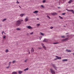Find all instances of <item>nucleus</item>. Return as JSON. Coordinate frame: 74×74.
Wrapping results in <instances>:
<instances>
[{"instance_id": "nucleus-38", "label": "nucleus", "mask_w": 74, "mask_h": 74, "mask_svg": "<svg viewBox=\"0 0 74 74\" xmlns=\"http://www.w3.org/2000/svg\"><path fill=\"white\" fill-rule=\"evenodd\" d=\"M62 15H65V13H62Z\"/></svg>"}, {"instance_id": "nucleus-21", "label": "nucleus", "mask_w": 74, "mask_h": 74, "mask_svg": "<svg viewBox=\"0 0 74 74\" xmlns=\"http://www.w3.org/2000/svg\"><path fill=\"white\" fill-rule=\"evenodd\" d=\"M42 47L43 48L45 49H46V47H45V46H42Z\"/></svg>"}, {"instance_id": "nucleus-46", "label": "nucleus", "mask_w": 74, "mask_h": 74, "mask_svg": "<svg viewBox=\"0 0 74 74\" xmlns=\"http://www.w3.org/2000/svg\"><path fill=\"white\" fill-rule=\"evenodd\" d=\"M57 59H58V58H56L54 59V60H56Z\"/></svg>"}, {"instance_id": "nucleus-34", "label": "nucleus", "mask_w": 74, "mask_h": 74, "mask_svg": "<svg viewBox=\"0 0 74 74\" xmlns=\"http://www.w3.org/2000/svg\"><path fill=\"white\" fill-rule=\"evenodd\" d=\"M15 61H13L12 63H15Z\"/></svg>"}, {"instance_id": "nucleus-45", "label": "nucleus", "mask_w": 74, "mask_h": 74, "mask_svg": "<svg viewBox=\"0 0 74 74\" xmlns=\"http://www.w3.org/2000/svg\"><path fill=\"white\" fill-rule=\"evenodd\" d=\"M37 20H39V18H37Z\"/></svg>"}, {"instance_id": "nucleus-49", "label": "nucleus", "mask_w": 74, "mask_h": 74, "mask_svg": "<svg viewBox=\"0 0 74 74\" xmlns=\"http://www.w3.org/2000/svg\"><path fill=\"white\" fill-rule=\"evenodd\" d=\"M69 34V33H67L66 34Z\"/></svg>"}, {"instance_id": "nucleus-29", "label": "nucleus", "mask_w": 74, "mask_h": 74, "mask_svg": "<svg viewBox=\"0 0 74 74\" xmlns=\"http://www.w3.org/2000/svg\"><path fill=\"white\" fill-rule=\"evenodd\" d=\"M59 43L57 42V43H53V44H58Z\"/></svg>"}, {"instance_id": "nucleus-44", "label": "nucleus", "mask_w": 74, "mask_h": 74, "mask_svg": "<svg viewBox=\"0 0 74 74\" xmlns=\"http://www.w3.org/2000/svg\"><path fill=\"white\" fill-rule=\"evenodd\" d=\"M27 61V60H26L25 61V62H26V61Z\"/></svg>"}, {"instance_id": "nucleus-17", "label": "nucleus", "mask_w": 74, "mask_h": 74, "mask_svg": "<svg viewBox=\"0 0 74 74\" xmlns=\"http://www.w3.org/2000/svg\"><path fill=\"white\" fill-rule=\"evenodd\" d=\"M23 15H24V14H22L20 15V16H21V17H23Z\"/></svg>"}, {"instance_id": "nucleus-53", "label": "nucleus", "mask_w": 74, "mask_h": 74, "mask_svg": "<svg viewBox=\"0 0 74 74\" xmlns=\"http://www.w3.org/2000/svg\"><path fill=\"white\" fill-rule=\"evenodd\" d=\"M73 53V55L74 56V53Z\"/></svg>"}, {"instance_id": "nucleus-36", "label": "nucleus", "mask_w": 74, "mask_h": 74, "mask_svg": "<svg viewBox=\"0 0 74 74\" xmlns=\"http://www.w3.org/2000/svg\"><path fill=\"white\" fill-rule=\"evenodd\" d=\"M53 27H50V29H53Z\"/></svg>"}, {"instance_id": "nucleus-37", "label": "nucleus", "mask_w": 74, "mask_h": 74, "mask_svg": "<svg viewBox=\"0 0 74 74\" xmlns=\"http://www.w3.org/2000/svg\"><path fill=\"white\" fill-rule=\"evenodd\" d=\"M3 38H5V36L3 37Z\"/></svg>"}, {"instance_id": "nucleus-14", "label": "nucleus", "mask_w": 74, "mask_h": 74, "mask_svg": "<svg viewBox=\"0 0 74 74\" xmlns=\"http://www.w3.org/2000/svg\"><path fill=\"white\" fill-rule=\"evenodd\" d=\"M67 39H68V38H66L65 39H63L62 40V41H66V40H67Z\"/></svg>"}, {"instance_id": "nucleus-33", "label": "nucleus", "mask_w": 74, "mask_h": 74, "mask_svg": "<svg viewBox=\"0 0 74 74\" xmlns=\"http://www.w3.org/2000/svg\"><path fill=\"white\" fill-rule=\"evenodd\" d=\"M11 62H9V66H10V64H11Z\"/></svg>"}, {"instance_id": "nucleus-47", "label": "nucleus", "mask_w": 74, "mask_h": 74, "mask_svg": "<svg viewBox=\"0 0 74 74\" xmlns=\"http://www.w3.org/2000/svg\"><path fill=\"white\" fill-rule=\"evenodd\" d=\"M2 35H3V32H2Z\"/></svg>"}, {"instance_id": "nucleus-57", "label": "nucleus", "mask_w": 74, "mask_h": 74, "mask_svg": "<svg viewBox=\"0 0 74 74\" xmlns=\"http://www.w3.org/2000/svg\"><path fill=\"white\" fill-rule=\"evenodd\" d=\"M20 7V8H21V7Z\"/></svg>"}, {"instance_id": "nucleus-18", "label": "nucleus", "mask_w": 74, "mask_h": 74, "mask_svg": "<svg viewBox=\"0 0 74 74\" xmlns=\"http://www.w3.org/2000/svg\"><path fill=\"white\" fill-rule=\"evenodd\" d=\"M62 62H65V61H67V59H64L62 60Z\"/></svg>"}, {"instance_id": "nucleus-51", "label": "nucleus", "mask_w": 74, "mask_h": 74, "mask_svg": "<svg viewBox=\"0 0 74 74\" xmlns=\"http://www.w3.org/2000/svg\"><path fill=\"white\" fill-rule=\"evenodd\" d=\"M67 37H68L69 36V35H67Z\"/></svg>"}, {"instance_id": "nucleus-7", "label": "nucleus", "mask_w": 74, "mask_h": 74, "mask_svg": "<svg viewBox=\"0 0 74 74\" xmlns=\"http://www.w3.org/2000/svg\"><path fill=\"white\" fill-rule=\"evenodd\" d=\"M51 15H57V13H51Z\"/></svg>"}, {"instance_id": "nucleus-2", "label": "nucleus", "mask_w": 74, "mask_h": 74, "mask_svg": "<svg viewBox=\"0 0 74 74\" xmlns=\"http://www.w3.org/2000/svg\"><path fill=\"white\" fill-rule=\"evenodd\" d=\"M50 71L52 74H56V73H55V71L53 70L52 69H50Z\"/></svg>"}, {"instance_id": "nucleus-55", "label": "nucleus", "mask_w": 74, "mask_h": 74, "mask_svg": "<svg viewBox=\"0 0 74 74\" xmlns=\"http://www.w3.org/2000/svg\"><path fill=\"white\" fill-rule=\"evenodd\" d=\"M59 4L60 5V2H59Z\"/></svg>"}, {"instance_id": "nucleus-4", "label": "nucleus", "mask_w": 74, "mask_h": 74, "mask_svg": "<svg viewBox=\"0 0 74 74\" xmlns=\"http://www.w3.org/2000/svg\"><path fill=\"white\" fill-rule=\"evenodd\" d=\"M27 27V28H28V29H32V27L30 25Z\"/></svg>"}, {"instance_id": "nucleus-9", "label": "nucleus", "mask_w": 74, "mask_h": 74, "mask_svg": "<svg viewBox=\"0 0 74 74\" xmlns=\"http://www.w3.org/2000/svg\"><path fill=\"white\" fill-rule=\"evenodd\" d=\"M43 41V42H48V40L45 39Z\"/></svg>"}, {"instance_id": "nucleus-23", "label": "nucleus", "mask_w": 74, "mask_h": 74, "mask_svg": "<svg viewBox=\"0 0 74 74\" xmlns=\"http://www.w3.org/2000/svg\"><path fill=\"white\" fill-rule=\"evenodd\" d=\"M59 17L60 18V19H63V17H61L60 16H59Z\"/></svg>"}, {"instance_id": "nucleus-1", "label": "nucleus", "mask_w": 74, "mask_h": 74, "mask_svg": "<svg viewBox=\"0 0 74 74\" xmlns=\"http://www.w3.org/2000/svg\"><path fill=\"white\" fill-rule=\"evenodd\" d=\"M21 24V21L19 20L16 22V26H19Z\"/></svg>"}, {"instance_id": "nucleus-22", "label": "nucleus", "mask_w": 74, "mask_h": 74, "mask_svg": "<svg viewBox=\"0 0 74 74\" xmlns=\"http://www.w3.org/2000/svg\"><path fill=\"white\" fill-rule=\"evenodd\" d=\"M36 25L37 26H38H38L40 25V24H36Z\"/></svg>"}, {"instance_id": "nucleus-39", "label": "nucleus", "mask_w": 74, "mask_h": 74, "mask_svg": "<svg viewBox=\"0 0 74 74\" xmlns=\"http://www.w3.org/2000/svg\"><path fill=\"white\" fill-rule=\"evenodd\" d=\"M41 44H42V46H44V44L42 43Z\"/></svg>"}, {"instance_id": "nucleus-6", "label": "nucleus", "mask_w": 74, "mask_h": 74, "mask_svg": "<svg viewBox=\"0 0 74 74\" xmlns=\"http://www.w3.org/2000/svg\"><path fill=\"white\" fill-rule=\"evenodd\" d=\"M66 51L68 52H71V50L67 49H66Z\"/></svg>"}, {"instance_id": "nucleus-13", "label": "nucleus", "mask_w": 74, "mask_h": 74, "mask_svg": "<svg viewBox=\"0 0 74 74\" xmlns=\"http://www.w3.org/2000/svg\"><path fill=\"white\" fill-rule=\"evenodd\" d=\"M71 2H73V0H70L68 2L69 3H70Z\"/></svg>"}, {"instance_id": "nucleus-16", "label": "nucleus", "mask_w": 74, "mask_h": 74, "mask_svg": "<svg viewBox=\"0 0 74 74\" xmlns=\"http://www.w3.org/2000/svg\"><path fill=\"white\" fill-rule=\"evenodd\" d=\"M29 70V68H27L26 69L24 70V71H26L27 70Z\"/></svg>"}, {"instance_id": "nucleus-40", "label": "nucleus", "mask_w": 74, "mask_h": 74, "mask_svg": "<svg viewBox=\"0 0 74 74\" xmlns=\"http://www.w3.org/2000/svg\"><path fill=\"white\" fill-rule=\"evenodd\" d=\"M61 37H62V38H64V36H62Z\"/></svg>"}, {"instance_id": "nucleus-32", "label": "nucleus", "mask_w": 74, "mask_h": 74, "mask_svg": "<svg viewBox=\"0 0 74 74\" xmlns=\"http://www.w3.org/2000/svg\"><path fill=\"white\" fill-rule=\"evenodd\" d=\"M33 34V32L30 33V34Z\"/></svg>"}, {"instance_id": "nucleus-31", "label": "nucleus", "mask_w": 74, "mask_h": 74, "mask_svg": "<svg viewBox=\"0 0 74 74\" xmlns=\"http://www.w3.org/2000/svg\"><path fill=\"white\" fill-rule=\"evenodd\" d=\"M40 40H41V38H42V36H40Z\"/></svg>"}, {"instance_id": "nucleus-3", "label": "nucleus", "mask_w": 74, "mask_h": 74, "mask_svg": "<svg viewBox=\"0 0 74 74\" xmlns=\"http://www.w3.org/2000/svg\"><path fill=\"white\" fill-rule=\"evenodd\" d=\"M29 20V17H26L25 18V22H27V21Z\"/></svg>"}, {"instance_id": "nucleus-5", "label": "nucleus", "mask_w": 74, "mask_h": 74, "mask_svg": "<svg viewBox=\"0 0 74 74\" xmlns=\"http://www.w3.org/2000/svg\"><path fill=\"white\" fill-rule=\"evenodd\" d=\"M53 67L56 70H57V67H56L55 65L54 64H53Z\"/></svg>"}, {"instance_id": "nucleus-56", "label": "nucleus", "mask_w": 74, "mask_h": 74, "mask_svg": "<svg viewBox=\"0 0 74 74\" xmlns=\"http://www.w3.org/2000/svg\"><path fill=\"white\" fill-rule=\"evenodd\" d=\"M19 7H21V6H19Z\"/></svg>"}, {"instance_id": "nucleus-43", "label": "nucleus", "mask_w": 74, "mask_h": 74, "mask_svg": "<svg viewBox=\"0 0 74 74\" xmlns=\"http://www.w3.org/2000/svg\"><path fill=\"white\" fill-rule=\"evenodd\" d=\"M3 33H4V34H6V33H5L4 32V31H3Z\"/></svg>"}, {"instance_id": "nucleus-30", "label": "nucleus", "mask_w": 74, "mask_h": 74, "mask_svg": "<svg viewBox=\"0 0 74 74\" xmlns=\"http://www.w3.org/2000/svg\"><path fill=\"white\" fill-rule=\"evenodd\" d=\"M16 3L17 4H19V2H18V1H17Z\"/></svg>"}, {"instance_id": "nucleus-48", "label": "nucleus", "mask_w": 74, "mask_h": 74, "mask_svg": "<svg viewBox=\"0 0 74 74\" xmlns=\"http://www.w3.org/2000/svg\"><path fill=\"white\" fill-rule=\"evenodd\" d=\"M21 21H23V20H21Z\"/></svg>"}, {"instance_id": "nucleus-19", "label": "nucleus", "mask_w": 74, "mask_h": 74, "mask_svg": "<svg viewBox=\"0 0 74 74\" xmlns=\"http://www.w3.org/2000/svg\"><path fill=\"white\" fill-rule=\"evenodd\" d=\"M33 12V13H38V11L37 10H36L35 11Z\"/></svg>"}, {"instance_id": "nucleus-42", "label": "nucleus", "mask_w": 74, "mask_h": 74, "mask_svg": "<svg viewBox=\"0 0 74 74\" xmlns=\"http://www.w3.org/2000/svg\"><path fill=\"white\" fill-rule=\"evenodd\" d=\"M41 6L42 7V8H44V6H43V5H41Z\"/></svg>"}, {"instance_id": "nucleus-54", "label": "nucleus", "mask_w": 74, "mask_h": 74, "mask_svg": "<svg viewBox=\"0 0 74 74\" xmlns=\"http://www.w3.org/2000/svg\"><path fill=\"white\" fill-rule=\"evenodd\" d=\"M30 51H29V53H30Z\"/></svg>"}, {"instance_id": "nucleus-12", "label": "nucleus", "mask_w": 74, "mask_h": 74, "mask_svg": "<svg viewBox=\"0 0 74 74\" xmlns=\"http://www.w3.org/2000/svg\"><path fill=\"white\" fill-rule=\"evenodd\" d=\"M66 10L67 11H69L70 12H71V11H72V10H69L67 9H66Z\"/></svg>"}, {"instance_id": "nucleus-27", "label": "nucleus", "mask_w": 74, "mask_h": 74, "mask_svg": "<svg viewBox=\"0 0 74 74\" xmlns=\"http://www.w3.org/2000/svg\"><path fill=\"white\" fill-rule=\"evenodd\" d=\"M40 34H41L42 35V36H44V34H43L41 32H40Z\"/></svg>"}, {"instance_id": "nucleus-20", "label": "nucleus", "mask_w": 74, "mask_h": 74, "mask_svg": "<svg viewBox=\"0 0 74 74\" xmlns=\"http://www.w3.org/2000/svg\"><path fill=\"white\" fill-rule=\"evenodd\" d=\"M16 29L17 30H21V29L19 28H17Z\"/></svg>"}, {"instance_id": "nucleus-8", "label": "nucleus", "mask_w": 74, "mask_h": 74, "mask_svg": "<svg viewBox=\"0 0 74 74\" xmlns=\"http://www.w3.org/2000/svg\"><path fill=\"white\" fill-rule=\"evenodd\" d=\"M18 74H21V73H23V71H19L18 72Z\"/></svg>"}, {"instance_id": "nucleus-10", "label": "nucleus", "mask_w": 74, "mask_h": 74, "mask_svg": "<svg viewBox=\"0 0 74 74\" xmlns=\"http://www.w3.org/2000/svg\"><path fill=\"white\" fill-rule=\"evenodd\" d=\"M56 57L58 59H61V57H58V56H56Z\"/></svg>"}, {"instance_id": "nucleus-11", "label": "nucleus", "mask_w": 74, "mask_h": 74, "mask_svg": "<svg viewBox=\"0 0 74 74\" xmlns=\"http://www.w3.org/2000/svg\"><path fill=\"white\" fill-rule=\"evenodd\" d=\"M12 74H17V72H12Z\"/></svg>"}, {"instance_id": "nucleus-50", "label": "nucleus", "mask_w": 74, "mask_h": 74, "mask_svg": "<svg viewBox=\"0 0 74 74\" xmlns=\"http://www.w3.org/2000/svg\"><path fill=\"white\" fill-rule=\"evenodd\" d=\"M58 8H60V7H58Z\"/></svg>"}, {"instance_id": "nucleus-28", "label": "nucleus", "mask_w": 74, "mask_h": 74, "mask_svg": "<svg viewBox=\"0 0 74 74\" xmlns=\"http://www.w3.org/2000/svg\"><path fill=\"white\" fill-rule=\"evenodd\" d=\"M5 20H6V18H5V19H3L2 20V22H4V21H5Z\"/></svg>"}, {"instance_id": "nucleus-25", "label": "nucleus", "mask_w": 74, "mask_h": 74, "mask_svg": "<svg viewBox=\"0 0 74 74\" xmlns=\"http://www.w3.org/2000/svg\"><path fill=\"white\" fill-rule=\"evenodd\" d=\"M71 10V12H72V13L74 14V12L73 11V10Z\"/></svg>"}, {"instance_id": "nucleus-52", "label": "nucleus", "mask_w": 74, "mask_h": 74, "mask_svg": "<svg viewBox=\"0 0 74 74\" xmlns=\"http://www.w3.org/2000/svg\"><path fill=\"white\" fill-rule=\"evenodd\" d=\"M64 27H66V26H65V25H64Z\"/></svg>"}, {"instance_id": "nucleus-15", "label": "nucleus", "mask_w": 74, "mask_h": 74, "mask_svg": "<svg viewBox=\"0 0 74 74\" xmlns=\"http://www.w3.org/2000/svg\"><path fill=\"white\" fill-rule=\"evenodd\" d=\"M31 51L32 52H34V49H33V48H32Z\"/></svg>"}, {"instance_id": "nucleus-41", "label": "nucleus", "mask_w": 74, "mask_h": 74, "mask_svg": "<svg viewBox=\"0 0 74 74\" xmlns=\"http://www.w3.org/2000/svg\"><path fill=\"white\" fill-rule=\"evenodd\" d=\"M9 67H10V66L9 65V66L6 67V68H7V69H8V68H9Z\"/></svg>"}, {"instance_id": "nucleus-26", "label": "nucleus", "mask_w": 74, "mask_h": 74, "mask_svg": "<svg viewBox=\"0 0 74 74\" xmlns=\"http://www.w3.org/2000/svg\"><path fill=\"white\" fill-rule=\"evenodd\" d=\"M47 18H48L49 19H51V18H50V17H49V16H47Z\"/></svg>"}, {"instance_id": "nucleus-24", "label": "nucleus", "mask_w": 74, "mask_h": 74, "mask_svg": "<svg viewBox=\"0 0 74 74\" xmlns=\"http://www.w3.org/2000/svg\"><path fill=\"white\" fill-rule=\"evenodd\" d=\"M5 52H8V49L6 50Z\"/></svg>"}, {"instance_id": "nucleus-35", "label": "nucleus", "mask_w": 74, "mask_h": 74, "mask_svg": "<svg viewBox=\"0 0 74 74\" xmlns=\"http://www.w3.org/2000/svg\"><path fill=\"white\" fill-rule=\"evenodd\" d=\"M45 2V0H44L43 1V3H44Z\"/></svg>"}]
</instances>
